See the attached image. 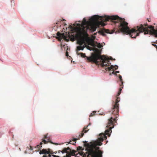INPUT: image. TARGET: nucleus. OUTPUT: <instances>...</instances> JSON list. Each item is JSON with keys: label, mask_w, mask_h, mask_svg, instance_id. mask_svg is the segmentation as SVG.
Here are the masks:
<instances>
[{"label": "nucleus", "mask_w": 157, "mask_h": 157, "mask_svg": "<svg viewBox=\"0 0 157 157\" xmlns=\"http://www.w3.org/2000/svg\"><path fill=\"white\" fill-rule=\"evenodd\" d=\"M111 21L116 25L118 26L120 30L124 34H129L131 37L135 38L139 36V34L144 32L145 34L149 33L157 37V26L154 28L151 25L148 26L147 24H140L134 27L131 30L128 26V23L125 21L124 18H122L117 16H105V22Z\"/></svg>", "instance_id": "nucleus-1"}, {"label": "nucleus", "mask_w": 157, "mask_h": 157, "mask_svg": "<svg viewBox=\"0 0 157 157\" xmlns=\"http://www.w3.org/2000/svg\"><path fill=\"white\" fill-rule=\"evenodd\" d=\"M105 132V134L101 133L99 134V137L98 140L96 141L90 142L87 143V142H84V146L86 147V152L84 153L82 152L84 149L81 147L79 146L77 148V150L80 151L78 152L82 157H102L103 151L99 150L100 148L97 147L98 145L101 146L102 145L101 143L105 139H107V137Z\"/></svg>", "instance_id": "nucleus-2"}, {"label": "nucleus", "mask_w": 157, "mask_h": 157, "mask_svg": "<svg viewBox=\"0 0 157 157\" xmlns=\"http://www.w3.org/2000/svg\"><path fill=\"white\" fill-rule=\"evenodd\" d=\"M123 88L122 87L120 88L117 94V95L116 97V99L115 102H114L113 104V107L111 109V112L112 114L113 115L114 117H111L108 119L107 125L106 127L108 128L105 130V132L106 135H107L109 136L110 135L112 132L111 129L113 128L115 123H117V115H118L119 112V102L120 101V98L118 96L121 93V90Z\"/></svg>", "instance_id": "nucleus-3"}, {"label": "nucleus", "mask_w": 157, "mask_h": 157, "mask_svg": "<svg viewBox=\"0 0 157 157\" xmlns=\"http://www.w3.org/2000/svg\"><path fill=\"white\" fill-rule=\"evenodd\" d=\"M88 36V34L85 31L84 28H80L78 29L76 32V36L77 39V43L79 46H77L76 52L80 50H83L86 47V38L85 36Z\"/></svg>", "instance_id": "nucleus-4"}, {"label": "nucleus", "mask_w": 157, "mask_h": 157, "mask_svg": "<svg viewBox=\"0 0 157 157\" xmlns=\"http://www.w3.org/2000/svg\"><path fill=\"white\" fill-rule=\"evenodd\" d=\"M86 48L90 50H93L94 53H92L91 56L90 57H87V59L89 62H93L96 64H98L99 62L98 60L99 59L102 60L103 61L102 65H104V62L107 60V58L104 55H101V51L97 48H93L89 46L86 45Z\"/></svg>", "instance_id": "nucleus-5"}, {"label": "nucleus", "mask_w": 157, "mask_h": 157, "mask_svg": "<svg viewBox=\"0 0 157 157\" xmlns=\"http://www.w3.org/2000/svg\"><path fill=\"white\" fill-rule=\"evenodd\" d=\"M105 56L107 59V60H105V62H104V65H103V66H102V63L103 61H102V60H101V66L102 67H104L105 66L106 67L105 68V69L106 70H108L110 71H112L111 73L112 74H114V71L113 68V66L112 65H111L110 67H108V64H111V63H109V60L110 59L113 60V59L112 57H111L109 59V58L106 57Z\"/></svg>", "instance_id": "nucleus-6"}, {"label": "nucleus", "mask_w": 157, "mask_h": 157, "mask_svg": "<svg viewBox=\"0 0 157 157\" xmlns=\"http://www.w3.org/2000/svg\"><path fill=\"white\" fill-rule=\"evenodd\" d=\"M88 126H85L83 128V130L82 131V132L76 138H73L71 140H70L69 142H68V144H71L73 145H74L76 143H71L72 141H73L74 142L76 141L77 140H79L80 138L82 137L83 135H84V133H86L87 132V131L89 130H86V129L87 128V127Z\"/></svg>", "instance_id": "nucleus-7"}, {"label": "nucleus", "mask_w": 157, "mask_h": 157, "mask_svg": "<svg viewBox=\"0 0 157 157\" xmlns=\"http://www.w3.org/2000/svg\"><path fill=\"white\" fill-rule=\"evenodd\" d=\"M48 142H50L51 144H58L57 143H53L52 142H51L49 139H48L46 141L44 139H42V141L40 143V144L39 145H37L36 147V148H37L38 150H39L40 149V148L42 147V145L43 143H44V144H47Z\"/></svg>", "instance_id": "nucleus-8"}, {"label": "nucleus", "mask_w": 157, "mask_h": 157, "mask_svg": "<svg viewBox=\"0 0 157 157\" xmlns=\"http://www.w3.org/2000/svg\"><path fill=\"white\" fill-rule=\"evenodd\" d=\"M53 153L52 152V151H51V150L48 148V150L46 149H43L42 150L40 151L39 152V154H53ZM51 156V154H49L48 155V157H50Z\"/></svg>", "instance_id": "nucleus-9"}, {"label": "nucleus", "mask_w": 157, "mask_h": 157, "mask_svg": "<svg viewBox=\"0 0 157 157\" xmlns=\"http://www.w3.org/2000/svg\"><path fill=\"white\" fill-rule=\"evenodd\" d=\"M57 36H58L57 38H58L59 40L63 39L65 40H67V36L64 33H61L59 32H58L57 33Z\"/></svg>", "instance_id": "nucleus-10"}, {"label": "nucleus", "mask_w": 157, "mask_h": 157, "mask_svg": "<svg viewBox=\"0 0 157 157\" xmlns=\"http://www.w3.org/2000/svg\"><path fill=\"white\" fill-rule=\"evenodd\" d=\"M96 27L95 25H90V30L93 31H95L96 29Z\"/></svg>", "instance_id": "nucleus-11"}, {"label": "nucleus", "mask_w": 157, "mask_h": 157, "mask_svg": "<svg viewBox=\"0 0 157 157\" xmlns=\"http://www.w3.org/2000/svg\"><path fill=\"white\" fill-rule=\"evenodd\" d=\"M76 54L78 55H80L82 57H83V58L86 57L87 58V57L86 56L85 54V53H79L78 52H77Z\"/></svg>", "instance_id": "nucleus-12"}, {"label": "nucleus", "mask_w": 157, "mask_h": 157, "mask_svg": "<svg viewBox=\"0 0 157 157\" xmlns=\"http://www.w3.org/2000/svg\"><path fill=\"white\" fill-rule=\"evenodd\" d=\"M119 78L121 83V84H120V87H123V80L122 79L121 76L120 75H119Z\"/></svg>", "instance_id": "nucleus-13"}, {"label": "nucleus", "mask_w": 157, "mask_h": 157, "mask_svg": "<svg viewBox=\"0 0 157 157\" xmlns=\"http://www.w3.org/2000/svg\"><path fill=\"white\" fill-rule=\"evenodd\" d=\"M88 22L86 21V19L85 18H84L83 20V24H86Z\"/></svg>", "instance_id": "nucleus-14"}, {"label": "nucleus", "mask_w": 157, "mask_h": 157, "mask_svg": "<svg viewBox=\"0 0 157 157\" xmlns=\"http://www.w3.org/2000/svg\"><path fill=\"white\" fill-rule=\"evenodd\" d=\"M104 32L106 33H111L110 32V30L109 29H105Z\"/></svg>", "instance_id": "nucleus-15"}, {"label": "nucleus", "mask_w": 157, "mask_h": 157, "mask_svg": "<svg viewBox=\"0 0 157 157\" xmlns=\"http://www.w3.org/2000/svg\"><path fill=\"white\" fill-rule=\"evenodd\" d=\"M97 47L99 48H101L102 46L100 43H98L97 44Z\"/></svg>", "instance_id": "nucleus-16"}, {"label": "nucleus", "mask_w": 157, "mask_h": 157, "mask_svg": "<svg viewBox=\"0 0 157 157\" xmlns=\"http://www.w3.org/2000/svg\"><path fill=\"white\" fill-rule=\"evenodd\" d=\"M95 113H96L95 111L93 112L92 113H91L90 114V117H93V116H94L95 115Z\"/></svg>", "instance_id": "nucleus-17"}, {"label": "nucleus", "mask_w": 157, "mask_h": 157, "mask_svg": "<svg viewBox=\"0 0 157 157\" xmlns=\"http://www.w3.org/2000/svg\"><path fill=\"white\" fill-rule=\"evenodd\" d=\"M48 134H46L44 135V137L43 139L45 140V139H47L48 138Z\"/></svg>", "instance_id": "nucleus-18"}, {"label": "nucleus", "mask_w": 157, "mask_h": 157, "mask_svg": "<svg viewBox=\"0 0 157 157\" xmlns=\"http://www.w3.org/2000/svg\"><path fill=\"white\" fill-rule=\"evenodd\" d=\"M154 44V43L153 42H151L152 45L155 47L157 45Z\"/></svg>", "instance_id": "nucleus-19"}, {"label": "nucleus", "mask_w": 157, "mask_h": 157, "mask_svg": "<svg viewBox=\"0 0 157 157\" xmlns=\"http://www.w3.org/2000/svg\"><path fill=\"white\" fill-rule=\"evenodd\" d=\"M114 67L115 68V70H117V69L118 67L117 65H116Z\"/></svg>", "instance_id": "nucleus-20"}, {"label": "nucleus", "mask_w": 157, "mask_h": 157, "mask_svg": "<svg viewBox=\"0 0 157 157\" xmlns=\"http://www.w3.org/2000/svg\"><path fill=\"white\" fill-rule=\"evenodd\" d=\"M66 56H68V52H66Z\"/></svg>", "instance_id": "nucleus-21"}, {"label": "nucleus", "mask_w": 157, "mask_h": 157, "mask_svg": "<svg viewBox=\"0 0 157 157\" xmlns=\"http://www.w3.org/2000/svg\"><path fill=\"white\" fill-rule=\"evenodd\" d=\"M154 43L157 44V40L155 42H153Z\"/></svg>", "instance_id": "nucleus-22"}, {"label": "nucleus", "mask_w": 157, "mask_h": 157, "mask_svg": "<svg viewBox=\"0 0 157 157\" xmlns=\"http://www.w3.org/2000/svg\"><path fill=\"white\" fill-rule=\"evenodd\" d=\"M43 157H48L47 156H46V155H44L43 156Z\"/></svg>", "instance_id": "nucleus-23"}, {"label": "nucleus", "mask_w": 157, "mask_h": 157, "mask_svg": "<svg viewBox=\"0 0 157 157\" xmlns=\"http://www.w3.org/2000/svg\"><path fill=\"white\" fill-rule=\"evenodd\" d=\"M60 151V150H59V151H58V153H59L60 152H61V151Z\"/></svg>", "instance_id": "nucleus-24"}, {"label": "nucleus", "mask_w": 157, "mask_h": 157, "mask_svg": "<svg viewBox=\"0 0 157 157\" xmlns=\"http://www.w3.org/2000/svg\"><path fill=\"white\" fill-rule=\"evenodd\" d=\"M116 73H119V71H116Z\"/></svg>", "instance_id": "nucleus-25"}, {"label": "nucleus", "mask_w": 157, "mask_h": 157, "mask_svg": "<svg viewBox=\"0 0 157 157\" xmlns=\"http://www.w3.org/2000/svg\"><path fill=\"white\" fill-rule=\"evenodd\" d=\"M147 20H148V21L149 22H150L151 21H150V19H147Z\"/></svg>", "instance_id": "nucleus-26"}, {"label": "nucleus", "mask_w": 157, "mask_h": 157, "mask_svg": "<svg viewBox=\"0 0 157 157\" xmlns=\"http://www.w3.org/2000/svg\"><path fill=\"white\" fill-rule=\"evenodd\" d=\"M30 149H31V150H32V147L31 146H30Z\"/></svg>", "instance_id": "nucleus-27"}, {"label": "nucleus", "mask_w": 157, "mask_h": 157, "mask_svg": "<svg viewBox=\"0 0 157 157\" xmlns=\"http://www.w3.org/2000/svg\"><path fill=\"white\" fill-rule=\"evenodd\" d=\"M65 19H63L62 20V21H65Z\"/></svg>", "instance_id": "nucleus-28"}, {"label": "nucleus", "mask_w": 157, "mask_h": 157, "mask_svg": "<svg viewBox=\"0 0 157 157\" xmlns=\"http://www.w3.org/2000/svg\"><path fill=\"white\" fill-rule=\"evenodd\" d=\"M156 48V49H157V45L155 47Z\"/></svg>", "instance_id": "nucleus-29"}, {"label": "nucleus", "mask_w": 157, "mask_h": 157, "mask_svg": "<svg viewBox=\"0 0 157 157\" xmlns=\"http://www.w3.org/2000/svg\"><path fill=\"white\" fill-rule=\"evenodd\" d=\"M111 74V73L110 72V75Z\"/></svg>", "instance_id": "nucleus-30"}]
</instances>
